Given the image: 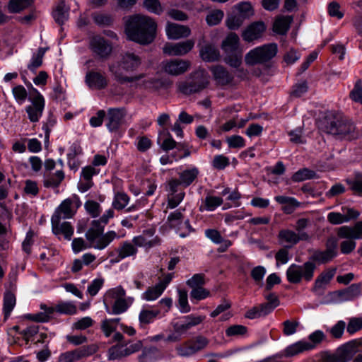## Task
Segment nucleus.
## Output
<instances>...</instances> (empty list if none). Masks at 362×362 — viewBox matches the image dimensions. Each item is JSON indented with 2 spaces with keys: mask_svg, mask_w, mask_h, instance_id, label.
<instances>
[{
  "mask_svg": "<svg viewBox=\"0 0 362 362\" xmlns=\"http://www.w3.org/2000/svg\"><path fill=\"white\" fill-rule=\"evenodd\" d=\"M156 30V22L148 16L134 14L128 16L125 21V33L127 38L142 45H147L153 42Z\"/></svg>",
  "mask_w": 362,
  "mask_h": 362,
  "instance_id": "1",
  "label": "nucleus"
},
{
  "mask_svg": "<svg viewBox=\"0 0 362 362\" xmlns=\"http://www.w3.org/2000/svg\"><path fill=\"white\" fill-rule=\"evenodd\" d=\"M114 211L107 210L98 220L91 222V226L86 233V238L92 247L98 250L105 249L112 241L117 238V234L115 231H108L103 234L104 226L108 223L109 219L113 218Z\"/></svg>",
  "mask_w": 362,
  "mask_h": 362,
  "instance_id": "2",
  "label": "nucleus"
},
{
  "mask_svg": "<svg viewBox=\"0 0 362 362\" xmlns=\"http://www.w3.org/2000/svg\"><path fill=\"white\" fill-rule=\"evenodd\" d=\"M141 64V58L133 53L126 52L121 57L120 60L115 64H110L109 70L114 75L115 78L121 83L135 82L145 78V74H141L134 76H126L122 71L129 72L139 68Z\"/></svg>",
  "mask_w": 362,
  "mask_h": 362,
  "instance_id": "3",
  "label": "nucleus"
},
{
  "mask_svg": "<svg viewBox=\"0 0 362 362\" xmlns=\"http://www.w3.org/2000/svg\"><path fill=\"white\" fill-rule=\"evenodd\" d=\"M325 131L341 140L353 141L361 136L360 131L355 124L343 117H336L327 120Z\"/></svg>",
  "mask_w": 362,
  "mask_h": 362,
  "instance_id": "4",
  "label": "nucleus"
},
{
  "mask_svg": "<svg viewBox=\"0 0 362 362\" xmlns=\"http://www.w3.org/2000/svg\"><path fill=\"white\" fill-rule=\"evenodd\" d=\"M209 83L207 72L204 70H197L190 74L185 80L177 83L176 86L180 93L189 95L202 91Z\"/></svg>",
  "mask_w": 362,
  "mask_h": 362,
  "instance_id": "5",
  "label": "nucleus"
},
{
  "mask_svg": "<svg viewBox=\"0 0 362 362\" xmlns=\"http://www.w3.org/2000/svg\"><path fill=\"white\" fill-rule=\"evenodd\" d=\"M316 268V264L311 261H307L301 265L292 264L286 271L287 280L294 284H300L303 279L309 282L313 279Z\"/></svg>",
  "mask_w": 362,
  "mask_h": 362,
  "instance_id": "6",
  "label": "nucleus"
},
{
  "mask_svg": "<svg viewBox=\"0 0 362 362\" xmlns=\"http://www.w3.org/2000/svg\"><path fill=\"white\" fill-rule=\"evenodd\" d=\"M278 52L276 44L270 43L257 47L245 54V62L246 64L252 66L258 64H264L274 58Z\"/></svg>",
  "mask_w": 362,
  "mask_h": 362,
  "instance_id": "7",
  "label": "nucleus"
},
{
  "mask_svg": "<svg viewBox=\"0 0 362 362\" xmlns=\"http://www.w3.org/2000/svg\"><path fill=\"white\" fill-rule=\"evenodd\" d=\"M337 245L338 241L336 238H329L325 243L326 249L315 250L311 256V262H316L318 264H327L331 262L337 256Z\"/></svg>",
  "mask_w": 362,
  "mask_h": 362,
  "instance_id": "8",
  "label": "nucleus"
},
{
  "mask_svg": "<svg viewBox=\"0 0 362 362\" xmlns=\"http://www.w3.org/2000/svg\"><path fill=\"white\" fill-rule=\"evenodd\" d=\"M33 95L29 97L31 105H28L25 110L28 113V118L32 122H37L42 116L45 107V99L38 90L32 88Z\"/></svg>",
  "mask_w": 362,
  "mask_h": 362,
  "instance_id": "9",
  "label": "nucleus"
},
{
  "mask_svg": "<svg viewBox=\"0 0 362 362\" xmlns=\"http://www.w3.org/2000/svg\"><path fill=\"white\" fill-rule=\"evenodd\" d=\"M98 350V346L96 344L83 346L62 354L59 357V361L60 362H74L94 354Z\"/></svg>",
  "mask_w": 362,
  "mask_h": 362,
  "instance_id": "10",
  "label": "nucleus"
},
{
  "mask_svg": "<svg viewBox=\"0 0 362 362\" xmlns=\"http://www.w3.org/2000/svg\"><path fill=\"white\" fill-rule=\"evenodd\" d=\"M311 237L308 233H298L291 229H281L278 234V240L280 244H285L286 247L291 248L300 241H310Z\"/></svg>",
  "mask_w": 362,
  "mask_h": 362,
  "instance_id": "11",
  "label": "nucleus"
},
{
  "mask_svg": "<svg viewBox=\"0 0 362 362\" xmlns=\"http://www.w3.org/2000/svg\"><path fill=\"white\" fill-rule=\"evenodd\" d=\"M342 212H330L327 214V221L332 225H340L358 218L360 213L353 208L341 207Z\"/></svg>",
  "mask_w": 362,
  "mask_h": 362,
  "instance_id": "12",
  "label": "nucleus"
},
{
  "mask_svg": "<svg viewBox=\"0 0 362 362\" xmlns=\"http://www.w3.org/2000/svg\"><path fill=\"white\" fill-rule=\"evenodd\" d=\"M194 46V40H187L180 42H167L163 47L165 54L170 56H182L189 52Z\"/></svg>",
  "mask_w": 362,
  "mask_h": 362,
  "instance_id": "13",
  "label": "nucleus"
},
{
  "mask_svg": "<svg viewBox=\"0 0 362 362\" xmlns=\"http://www.w3.org/2000/svg\"><path fill=\"white\" fill-rule=\"evenodd\" d=\"M191 66L188 60L175 59L163 62L164 71L170 75L178 76L187 71Z\"/></svg>",
  "mask_w": 362,
  "mask_h": 362,
  "instance_id": "14",
  "label": "nucleus"
},
{
  "mask_svg": "<svg viewBox=\"0 0 362 362\" xmlns=\"http://www.w3.org/2000/svg\"><path fill=\"white\" fill-rule=\"evenodd\" d=\"M336 270V268H330L320 273L315 281L312 291L317 296H322L327 286L334 276Z\"/></svg>",
  "mask_w": 362,
  "mask_h": 362,
  "instance_id": "15",
  "label": "nucleus"
},
{
  "mask_svg": "<svg viewBox=\"0 0 362 362\" xmlns=\"http://www.w3.org/2000/svg\"><path fill=\"white\" fill-rule=\"evenodd\" d=\"M211 71L216 84L221 86L234 85V76L223 66L216 65L211 68Z\"/></svg>",
  "mask_w": 362,
  "mask_h": 362,
  "instance_id": "16",
  "label": "nucleus"
},
{
  "mask_svg": "<svg viewBox=\"0 0 362 362\" xmlns=\"http://www.w3.org/2000/svg\"><path fill=\"white\" fill-rule=\"evenodd\" d=\"M337 237L340 239H362V221L354 226H343L337 229Z\"/></svg>",
  "mask_w": 362,
  "mask_h": 362,
  "instance_id": "17",
  "label": "nucleus"
},
{
  "mask_svg": "<svg viewBox=\"0 0 362 362\" xmlns=\"http://www.w3.org/2000/svg\"><path fill=\"white\" fill-rule=\"evenodd\" d=\"M90 45L93 52L103 59L108 57L112 50L111 44L100 36L93 37Z\"/></svg>",
  "mask_w": 362,
  "mask_h": 362,
  "instance_id": "18",
  "label": "nucleus"
},
{
  "mask_svg": "<svg viewBox=\"0 0 362 362\" xmlns=\"http://www.w3.org/2000/svg\"><path fill=\"white\" fill-rule=\"evenodd\" d=\"M266 30V25L263 21H256L249 25L243 32V39L248 42L260 38Z\"/></svg>",
  "mask_w": 362,
  "mask_h": 362,
  "instance_id": "19",
  "label": "nucleus"
},
{
  "mask_svg": "<svg viewBox=\"0 0 362 362\" xmlns=\"http://www.w3.org/2000/svg\"><path fill=\"white\" fill-rule=\"evenodd\" d=\"M361 344V341L353 340L338 348L336 352L342 362H348L358 351Z\"/></svg>",
  "mask_w": 362,
  "mask_h": 362,
  "instance_id": "20",
  "label": "nucleus"
},
{
  "mask_svg": "<svg viewBox=\"0 0 362 362\" xmlns=\"http://www.w3.org/2000/svg\"><path fill=\"white\" fill-rule=\"evenodd\" d=\"M165 30L168 37L172 40L187 37L191 34L188 26L170 22L167 23Z\"/></svg>",
  "mask_w": 362,
  "mask_h": 362,
  "instance_id": "21",
  "label": "nucleus"
},
{
  "mask_svg": "<svg viewBox=\"0 0 362 362\" xmlns=\"http://www.w3.org/2000/svg\"><path fill=\"white\" fill-rule=\"evenodd\" d=\"M73 204L74 200L71 198L64 200L56 209L52 216V219H54V221H57L62 218L66 219L71 218L75 214V211L72 209Z\"/></svg>",
  "mask_w": 362,
  "mask_h": 362,
  "instance_id": "22",
  "label": "nucleus"
},
{
  "mask_svg": "<svg viewBox=\"0 0 362 362\" xmlns=\"http://www.w3.org/2000/svg\"><path fill=\"white\" fill-rule=\"evenodd\" d=\"M124 113L122 109H110L107 112L106 126L110 132L117 131L123 120Z\"/></svg>",
  "mask_w": 362,
  "mask_h": 362,
  "instance_id": "23",
  "label": "nucleus"
},
{
  "mask_svg": "<svg viewBox=\"0 0 362 362\" xmlns=\"http://www.w3.org/2000/svg\"><path fill=\"white\" fill-rule=\"evenodd\" d=\"M86 82L90 88L98 90L103 89L107 86L105 76L93 71L87 72Z\"/></svg>",
  "mask_w": 362,
  "mask_h": 362,
  "instance_id": "24",
  "label": "nucleus"
},
{
  "mask_svg": "<svg viewBox=\"0 0 362 362\" xmlns=\"http://www.w3.org/2000/svg\"><path fill=\"white\" fill-rule=\"evenodd\" d=\"M198 46L200 47L199 55L205 62L217 61L220 57L218 49L210 43L202 45L199 42Z\"/></svg>",
  "mask_w": 362,
  "mask_h": 362,
  "instance_id": "25",
  "label": "nucleus"
},
{
  "mask_svg": "<svg viewBox=\"0 0 362 362\" xmlns=\"http://www.w3.org/2000/svg\"><path fill=\"white\" fill-rule=\"evenodd\" d=\"M51 222L52 231L55 235H58L62 234L65 239L71 240L74 233V228L69 222H63L61 223V220L54 221V219H51Z\"/></svg>",
  "mask_w": 362,
  "mask_h": 362,
  "instance_id": "26",
  "label": "nucleus"
},
{
  "mask_svg": "<svg viewBox=\"0 0 362 362\" xmlns=\"http://www.w3.org/2000/svg\"><path fill=\"white\" fill-rule=\"evenodd\" d=\"M224 52V62L233 68L238 69L242 64L243 49H235Z\"/></svg>",
  "mask_w": 362,
  "mask_h": 362,
  "instance_id": "27",
  "label": "nucleus"
},
{
  "mask_svg": "<svg viewBox=\"0 0 362 362\" xmlns=\"http://www.w3.org/2000/svg\"><path fill=\"white\" fill-rule=\"evenodd\" d=\"M293 17L291 16H282L276 18L274 23L273 30L280 35H285L288 30Z\"/></svg>",
  "mask_w": 362,
  "mask_h": 362,
  "instance_id": "28",
  "label": "nucleus"
},
{
  "mask_svg": "<svg viewBox=\"0 0 362 362\" xmlns=\"http://www.w3.org/2000/svg\"><path fill=\"white\" fill-rule=\"evenodd\" d=\"M315 348L314 344L305 341H299L288 346L285 353L287 356H293L302 353L305 351H309Z\"/></svg>",
  "mask_w": 362,
  "mask_h": 362,
  "instance_id": "29",
  "label": "nucleus"
},
{
  "mask_svg": "<svg viewBox=\"0 0 362 362\" xmlns=\"http://www.w3.org/2000/svg\"><path fill=\"white\" fill-rule=\"evenodd\" d=\"M274 199L280 204L284 205L282 210L287 214H290L300 206V203L293 197L286 196H276Z\"/></svg>",
  "mask_w": 362,
  "mask_h": 362,
  "instance_id": "30",
  "label": "nucleus"
},
{
  "mask_svg": "<svg viewBox=\"0 0 362 362\" xmlns=\"http://www.w3.org/2000/svg\"><path fill=\"white\" fill-rule=\"evenodd\" d=\"M221 49L223 52L242 49L240 47V39L235 33H230L222 41Z\"/></svg>",
  "mask_w": 362,
  "mask_h": 362,
  "instance_id": "31",
  "label": "nucleus"
},
{
  "mask_svg": "<svg viewBox=\"0 0 362 362\" xmlns=\"http://www.w3.org/2000/svg\"><path fill=\"white\" fill-rule=\"evenodd\" d=\"M34 0H9L7 9L11 13H17L30 7Z\"/></svg>",
  "mask_w": 362,
  "mask_h": 362,
  "instance_id": "32",
  "label": "nucleus"
},
{
  "mask_svg": "<svg viewBox=\"0 0 362 362\" xmlns=\"http://www.w3.org/2000/svg\"><path fill=\"white\" fill-rule=\"evenodd\" d=\"M44 180V186L46 187H57L64 179V173L63 170H57L54 174L45 173Z\"/></svg>",
  "mask_w": 362,
  "mask_h": 362,
  "instance_id": "33",
  "label": "nucleus"
},
{
  "mask_svg": "<svg viewBox=\"0 0 362 362\" xmlns=\"http://www.w3.org/2000/svg\"><path fill=\"white\" fill-rule=\"evenodd\" d=\"M53 17L55 21L62 25L69 18V9L65 6L64 0H60L55 10L53 11Z\"/></svg>",
  "mask_w": 362,
  "mask_h": 362,
  "instance_id": "34",
  "label": "nucleus"
},
{
  "mask_svg": "<svg viewBox=\"0 0 362 362\" xmlns=\"http://www.w3.org/2000/svg\"><path fill=\"white\" fill-rule=\"evenodd\" d=\"M269 306L262 303L248 310L245 314V317L252 320L264 317L269 314Z\"/></svg>",
  "mask_w": 362,
  "mask_h": 362,
  "instance_id": "35",
  "label": "nucleus"
},
{
  "mask_svg": "<svg viewBox=\"0 0 362 362\" xmlns=\"http://www.w3.org/2000/svg\"><path fill=\"white\" fill-rule=\"evenodd\" d=\"M117 252L118 256L115 260L116 262H119L122 259L136 255L137 252V249L133 244L128 242H124L120 247L117 248Z\"/></svg>",
  "mask_w": 362,
  "mask_h": 362,
  "instance_id": "36",
  "label": "nucleus"
},
{
  "mask_svg": "<svg viewBox=\"0 0 362 362\" xmlns=\"http://www.w3.org/2000/svg\"><path fill=\"white\" fill-rule=\"evenodd\" d=\"M128 343H118L117 344L112 346L108 350V358L109 360H117L120 359L123 357H127L125 354L124 346L128 345Z\"/></svg>",
  "mask_w": 362,
  "mask_h": 362,
  "instance_id": "37",
  "label": "nucleus"
},
{
  "mask_svg": "<svg viewBox=\"0 0 362 362\" xmlns=\"http://www.w3.org/2000/svg\"><path fill=\"white\" fill-rule=\"evenodd\" d=\"M199 170L196 168L185 170L180 174L179 181L185 186H189L198 176Z\"/></svg>",
  "mask_w": 362,
  "mask_h": 362,
  "instance_id": "38",
  "label": "nucleus"
},
{
  "mask_svg": "<svg viewBox=\"0 0 362 362\" xmlns=\"http://www.w3.org/2000/svg\"><path fill=\"white\" fill-rule=\"evenodd\" d=\"M159 314L158 310L144 309L141 311L139 320L141 327L151 323Z\"/></svg>",
  "mask_w": 362,
  "mask_h": 362,
  "instance_id": "39",
  "label": "nucleus"
},
{
  "mask_svg": "<svg viewBox=\"0 0 362 362\" xmlns=\"http://www.w3.org/2000/svg\"><path fill=\"white\" fill-rule=\"evenodd\" d=\"M245 18L236 11L228 16L226 25L230 30L239 28L245 21Z\"/></svg>",
  "mask_w": 362,
  "mask_h": 362,
  "instance_id": "40",
  "label": "nucleus"
},
{
  "mask_svg": "<svg viewBox=\"0 0 362 362\" xmlns=\"http://www.w3.org/2000/svg\"><path fill=\"white\" fill-rule=\"evenodd\" d=\"M47 48L40 47L38 49L36 54L32 58L31 62L28 64V68L34 71L36 69L39 68L42 64V59Z\"/></svg>",
  "mask_w": 362,
  "mask_h": 362,
  "instance_id": "41",
  "label": "nucleus"
},
{
  "mask_svg": "<svg viewBox=\"0 0 362 362\" xmlns=\"http://www.w3.org/2000/svg\"><path fill=\"white\" fill-rule=\"evenodd\" d=\"M129 197L124 192H117L112 202V206L117 210L123 209L129 203Z\"/></svg>",
  "mask_w": 362,
  "mask_h": 362,
  "instance_id": "42",
  "label": "nucleus"
},
{
  "mask_svg": "<svg viewBox=\"0 0 362 362\" xmlns=\"http://www.w3.org/2000/svg\"><path fill=\"white\" fill-rule=\"evenodd\" d=\"M315 173L308 168H303L295 173L291 179L294 182H303L315 177Z\"/></svg>",
  "mask_w": 362,
  "mask_h": 362,
  "instance_id": "43",
  "label": "nucleus"
},
{
  "mask_svg": "<svg viewBox=\"0 0 362 362\" xmlns=\"http://www.w3.org/2000/svg\"><path fill=\"white\" fill-rule=\"evenodd\" d=\"M139 81L140 82L138 83V86L145 89L156 90L163 86V82L160 79L156 78H148L143 81L140 80Z\"/></svg>",
  "mask_w": 362,
  "mask_h": 362,
  "instance_id": "44",
  "label": "nucleus"
},
{
  "mask_svg": "<svg viewBox=\"0 0 362 362\" xmlns=\"http://www.w3.org/2000/svg\"><path fill=\"white\" fill-rule=\"evenodd\" d=\"M16 304V297L12 293H6L4 300V313L6 319L11 314Z\"/></svg>",
  "mask_w": 362,
  "mask_h": 362,
  "instance_id": "45",
  "label": "nucleus"
},
{
  "mask_svg": "<svg viewBox=\"0 0 362 362\" xmlns=\"http://www.w3.org/2000/svg\"><path fill=\"white\" fill-rule=\"evenodd\" d=\"M76 310V306L71 302H60L56 305V312L61 314L74 315Z\"/></svg>",
  "mask_w": 362,
  "mask_h": 362,
  "instance_id": "46",
  "label": "nucleus"
},
{
  "mask_svg": "<svg viewBox=\"0 0 362 362\" xmlns=\"http://www.w3.org/2000/svg\"><path fill=\"white\" fill-rule=\"evenodd\" d=\"M144 6L149 12L157 15L163 12V8L159 0H144Z\"/></svg>",
  "mask_w": 362,
  "mask_h": 362,
  "instance_id": "47",
  "label": "nucleus"
},
{
  "mask_svg": "<svg viewBox=\"0 0 362 362\" xmlns=\"http://www.w3.org/2000/svg\"><path fill=\"white\" fill-rule=\"evenodd\" d=\"M164 291L163 288L157 284L155 286L149 287L143 294V298L146 300H153L157 299Z\"/></svg>",
  "mask_w": 362,
  "mask_h": 362,
  "instance_id": "48",
  "label": "nucleus"
},
{
  "mask_svg": "<svg viewBox=\"0 0 362 362\" xmlns=\"http://www.w3.org/2000/svg\"><path fill=\"white\" fill-rule=\"evenodd\" d=\"M132 241L134 244L136 246L146 247H151L153 246L158 245L160 243V240L158 238H155L151 240H148L145 237L141 235L135 237Z\"/></svg>",
  "mask_w": 362,
  "mask_h": 362,
  "instance_id": "49",
  "label": "nucleus"
},
{
  "mask_svg": "<svg viewBox=\"0 0 362 362\" xmlns=\"http://www.w3.org/2000/svg\"><path fill=\"white\" fill-rule=\"evenodd\" d=\"M222 204V198L214 196H207L204 200V209L208 211H213Z\"/></svg>",
  "mask_w": 362,
  "mask_h": 362,
  "instance_id": "50",
  "label": "nucleus"
},
{
  "mask_svg": "<svg viewBox=\"0 0 362 362\" xmlns=\"http://www.w3.org/2000/svg\"><path fill=\"white\" fill-rule=\"evenodd\" d=\"M223 18V12L221 10H214L210 12L206 17V21L210 26L218 24Z\"/></svg>",
  "mask_w": 362,
  "mask_h": 362,
  "instance_id": "51",
  "label": "nucleus"
},
{
  "mask_svg": "<svg viewBox=\"0 0 362 362\" xmlns=\"http://www.w3.org/2000/svg\"><path fill=\"white\" fill-rule=\"evenodd\" d=\"M350 98L354 102L362 105V81H356L353 90L350 92Z\"/></svg>",
  "mask_w": 362,
  "mask_h": 362,
  "instance_id": "52",
  "label": "nucleus"
},
{
  "mask_svg": "<svg viewBox=\"0 0 362 362\" xmlns=\"http://www.w3.org/2000/svg\"><path fill=\"white\" fill-rule=\"evenodd\" d=\"M85 209L87 211V212L93 217L95 218L98 217L101 212L100 209V205L99 203L93 201V200H88L85 203Z\"/></svg>",
  "mask_w": 362,
  "mask_h": 362,
  "instance_id": "53",
  "label": "nucleus"
},
{
  "mask_svg": "<svg viewBox=\"0 0 362 362\" xmlns=\"http://www.w3.org/2000/svg\"><path fill=\"white\" fill-rule=\"evenodd\" d=\"M236 12L245 19L253 15L252 5L249 2H242L236 6Z\"/></svg>",
  "mask_w": 362,
  "mask_h": 362,
  "instance_id": "54",
  "label": "nucleus"
},
{
  "mask_svg": "<svg viewBox=\"0 0 362 362\" xmlns=\"http://www.w3.org/2000/svg\"><path fill=\"white\" fill-rule=\"evenodd\" d=\"M185 192H180L177 194H168V208L174 209L177 207L185 197Z\"/></svg>",
  "mask_w": 362,
  "mask_h": 362,
  "instance_id": "55",
  "label": "nucleus"
},
{
  "mask_svg": "<svg viewBox=\"0 0 362 362\" xmlns=\"http://www.w3.org/2000/svg\"><path fill=\"white\" fill-rule=\"evenodd\" d=\"M356 247L354 239H344L340 243L339 248L341 253L348 255L351 253Z\"/></svg>",
  "mask_w": 362,
  "mask_h": 362,
  "instance_id": "56",
  "label": "nucleus"
},
{
  "mask_svg": "<svg viewBox=\"0 0 362 362\" xmlns=\"http://www.w3.org/2000/svg\"><path fill=\"white\" fill-rule=\"evenodd\" d=\"M176 351L177 354L182 357H187L195 354L194 348L192 346L190 342H185L181 345L177 346L176 347Z\"/></svg>",
  "mask_w": 362,
  "mask_h": 362,
  "instance_id": "57",
  "label": "nucleus"
},
{
  "mask_svg": "<svg viewBox=\"0 0 362 362\" xmlns=\"http://www.w3.org/2000/svg\"><path fill=\"white\" fill-rule=\"evenodd\" d=\"M361 293V286L360 284H353L350 286H349L346 289L343 291V294L345 295L346 299L351 300L357 296H358Z\"/></svg>",
  "mask_w": 362,
  "mask_h": 362,
  "instance_id": "58",
  "label": "nucleus"
},
{
  "mask_svg": "<svg viewBox=\"0 0 362 362\" xmlns=\"http://www.w3.org/2000/svg\"><path fill=\"white\" fill-rule=\"evenodd\" d=\"M247 330V327L243 325H234L227 328L226 334L228 337L244 335L246 334Z\"/></svg>",
  "mask_w": 362,
  "mask_h": 362,
  "instance_id": "59",
  "label": "nucleus"
},
{
  "mask_svg": "<svg viewBox=\"0 0 362 362\" xmlns=\"http://www.w3.org/2000/svg\"><path fill=\"white\" fill-rule=\"evenodd\" d=\"M179 294V305L180 306V311L182 313H188L190 311V306L188 304L187 293L184 290H178Z\"/></svg>",
  "mask_w": 362,
  "mask_h": 362,
  "instance_id": "60",
  "label": "nucleus"
},
{
  "mask_svg": "<svg viewBox=\"0 0 362 362\" xmlns=\"http://www.w3.org/2000/svg\"><path fill=\"white\" fill-rule=\"evenodd\" d=\"M187 284L192 288L203 286L205 284L204 274H194L190 279L187 280Z\"/></svg>",
  "mask_w": 362,
  "mask_h": 362,
  "instance_id": "61",
  "label": "nucleus"
},
{
  "mask_svg": "<svg viewBox=\"0 0 362 362\" xmlns=\"http://www.w3.org/2000/svg\"><path fill=\"white\" fill-rule=\"evenodd\" d=\"M210 296L209 291L202 287L194 288L190 292V297L196 300H200L204 299Z\"/></svg>",
  "mask_w": 362,
  "mask_h": 362,
  "instance_id": "62",
  "label": "nucleus"
},
{
  "mask_svg": "<svg viewBox=\"0 0 362 362\" xmlns=\"http://www.w3.org/2000/svg\"><path fill=\"white\" fill-rule=\"evenodd\" d=\"M347 183L355 194L362 195V175H358L354 180H347Z\"/></svg>",
  "mask_w": 362,
  "mask_h": 362,
  "instance_id": "63",
  "label": "nucleus"
},
{
  "mask_svg": "<svg viewBox=\"0 0 362 362\" xmlns=\"http://www.w3.org/2000/svg\"><path fill=\"white\" fill-rule=\"evenodd\" d=\"M362 329V319L361 318H351L348 325L347 332L349 334H354Z\"/></svg>",
  "mask_w": 362,
  "mask_h": 362,
  "instance_id": "64",
  "label": "nucleus"
}]
</instances>
